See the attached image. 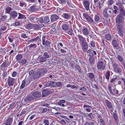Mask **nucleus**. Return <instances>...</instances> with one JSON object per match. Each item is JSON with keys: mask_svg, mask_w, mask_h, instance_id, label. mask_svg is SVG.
I'll use <instances>...</instances> for the list:
<instances>
[{"mask_svg": "<svg viewBox=\"0 0 125 125\" xmlns=\"http://www.w3.org/2000/svg\"><path fill=\"white\" fill-rule=\"evenodd\" d=\"M119 15H120L121 16H125V10L123 9H121L119 10Z\"/></svg>", "mask_w": 125, "mask_h": 125, "instance_id": "25", "label": "nucleus"}, {"mask_svg": "<svg viewBox=\"0 0 125 125\" xmlns=\"http://www.w3.org/2000/svg\"><path fill=\"white\" fill-rule=\"evenodd\" d=\"M19 16L18 17V19H22L24 18L25 17V16L24 15L21 14L20 13H19Z\"/></svg>", "mask_w": 125, "mask_h": 125, "instance_id": "39", "label": "nucleus"}, {"mask_svg": "<svg viewBox=\"0 0 125 125\" xmlns=\"http://www.w3.org/2000/svg\"><path fill=\"white\" fill-rule=\"evenodd\" d=\"M43 56L46 60L47 59L51 57V55L49 54V53L47 52H44L43 55Z\"/></svg>", "mask_w": 125, "mask_h": 125, "instance_id": "22", "label": "nucleus"}, {"mask_svg": "<svg viewBox=\"0 0 125 125\" xmlns=\"http://www.w3.org/2000/svg\"><path fill=\"white\" fill-rule=\"evenodd\" d=\"M41 72L40 71H37L34 74L33 78L34 79H36L39 78L41 76Z\"/></svg>", "mask_w": 125, "mask_h": 125, "instance_id": "8", "label": "nucleus"}, {"mask_svg": "<svg viewBox=\"0 0 125 125\" xmlns=\"http://www.w3.org/2000/svg\"><path fill=\"white\" fill-rule=\"evenodd\" d=\"M117 58L119 60L120 62H122L123 61V59L122 57L120 55H118L117 56Z\"/></svg>", "mask_w": 125, "mask_h": 125, "instance_id": "45", "label": "nucleus"}, {"mask_svg": "<svg viewBox=\"0 0 125 125\" xmlns=\"http://www.w3.org/2000/svg\"><path fill=\"white\" fill-rule=\"evenodd\" d=\"M26 62L27 61L26 59H23L21 61H19L18 62L20 64H21L24 65L26 64Z\"/></svg>", "mask_w": 125, "mask_h": 125, "instance_id": "29", "label": "nucleus"}, {"mask_svg": "<svg viewBox=\"0 0 125 125\" xmlns=\"http://www.w3.org/2000/svg\"><path fill=\"white\" fill-rule=\"evenodd\" d=\"M37 46L36 45V44H31L30 45L28 46V47H29V48L33 47H34V48H36Z\"/></svg>", "mask_w": 125, "mask_h": 125, "instance_id": "53", "label": "nucleus"}, {"mask_svg": "<svg viewBox=\"0 0 125 125\" xmlns=\"http://www.w3.org/2000/svg\"><path fill=\"white\" fill-rule=\"evenodd\" d=\"M94 20L96 21H98L99 19V17L97 15H95L94 16Z\"/></svg>", "mask_w": 125, "mask_h": 125, "instance_id": "48", "label": "nucleus"}, {"mask_svg": "<svg viewBox=\"0 0 125 125\" xmlns=\"http://www.w3.org/2000/svg\"><path fill=\"white\" fill-rule=\"evenodd\" d=\"M59 18V16L57 15H52L51 17V21L52 22L55 21L58 19Z\"/></svg>", "mask_w": 125, "mask_h": 125, "instance_id": "6", "label": "nucleus"}, {"mask_svg": "<svg viewBox=\"0 0 125 125\" xmlns=\"http://www.w3.org/2000/svg\"><path fill=\"white\" fill-rule=\"evenodd\" d=\"M117 77H116L114 76L113 77V78L111 79L110 80V82L111 83H112L115 80V79H117Z\"/></svg>", "mask_w": 125, "mask_h": 125, "instance_id": "63", "label": "nucleus"}, {"mask_svg": "<svg viewBox=\"0 0 125 125\" xmlns=\"http://www.w3.org/2000/svg\"><path fill=\"white\" fill-rule=\"evenodd\" d=\"M29 19L32 22H36L38 20V18L36 17L30 16Z\"/></svg>", "mask_w": 125, "mask_h": 125, "instance_id": "14", "label": "nucleus"}, {"mask_svg": "<svg viewBox=\"0 0 125 125\" xmlns=\"http://www.w3.org/2000/svg\"><path fill=\"white\" fill-rule=\"evenodd\" d=\"M117 28L119 31H124V28L121 25H119Z\"/></svg>", "mask_w": 125, "mask_h": 125, "instance_id": "34", "label": "nucleus"}, {"mask_svg": "<svg viewBox=\"0 0 125 125\" xmlns=\"http://www.w3.org/2000/svg\"><path fill=\"white\" fill-rule=\"evenodd\" d=\"M115 72L119 73H121L122 69L121 68H117L115 70Z\"/></svg>", "mask_w": 125, "mask_h": 125, "instance_id": "36", "label": "nucleus"}, {"mask_svg": "<svg viewBox=\"0 0 125 125\" xmlns=\"http://www.w3.org/2000/svg\"><path fill=\"white\" fill-rule=\"evenodd\" d=\"M62 16L64 19H68L70 17L69 14L66 13H63Z\"/></svg>", "mask_w": 125, "mask_h": 125, "instance_id": "24", "label": "nucleus"}, {"mask_svg": "<svg viewBox=\"0 0 125 125\" xmlns=\"http://www.w3.org/2000/svg\"><path fill=\"white\" fill-rule=\"evenodd\" d=\"M50 93V91H48L47 89H45L43 90L42 91V97H44L46 96L49 95Z\"/></svg>", "mask_w": 125, "mask_h": 125, "instance_id": "10", "label": "nucleus"}, {"mask_svg": "<svg viewBox=\"0 0 125 125\" xmlns=\"http://www.w3.org/2000/svg\"><path fill=\"white\" fill-rule=\"evenodd\" d=\"M83 19H85L91 23H94L93 20L87 14L84 13L83 14Z\"/></svg>", "mask_w": 125, "mask_h": 125, "instance_id": "3", "label": "nucleus"}, {"mask_svg": "<svg viewBox=\"0 0 125 125\" xmlns=\"http://www.w3.org/2000/svg\"><path fill=\"white\" fill-rule=\"evenodd\" d=\"M21 37L24 38H26L28 37V36H26V34L24 33H22L21 35Z\"/></svg>", "mask_w": 125, "mask_h": 125, "instance_id": "58", "label": "nucleus"}, {"mask_svg": "<svg viewBox=\"0 0 125 125\" xmlns=\"http://www.w3.org/2000/svg\"><path fill=\"white\" fill-rule=\"evenodd\" d=\"M46 60H47L43 56L40 57V58L39 61L40 63L45 62Z\"/></svg>", "mask_w": 125, "mask_h": 125, "instance_id": "27", "label": "nucleus"}, {"mask_svg": "<svg viewBox=\"0 0 125 125\" xmlns=\"http://www.w3.org/2000/svg\"><path fill=\"white\" fill-rule=\"evenodd\" d=\"M13 120V119L12 117L9 118L6 120L5 123V125H10L12 122Z\"/></svg>", "mask_w": 125, "mask_h": 125, "instance_id": "15", "label": "nucleus"}, {"mask_svg": "<svg viewBox=\"0 0 125 125\" xmlns=\"http://www.w3.org/2000/svg\"><path fill=\"white\" fill-rule=\"evenodd\" d=\"M6 27L4 26H2L1 27V29L2 31H4L6 30Z\"/></svg>", "mask_w": 125, "mask_h": 125, "instance_id": "57", "label": "nucleus"}, {"mask_svg": "<svg viewBox=\"0 0 125 125\" xmlns=\"http://www.w3.org/2000/svg\"><path fill=\"white\" fill-rule=\"evenodd\" d=\"M78 37L80 44L86 42L85 38H83L81 35H78Z\"/></svg>", "mask_w": 125, "mask_h": 125, "instance_id": "12", "label": "nucleus"}, {"mask_svg": "<svg viewBox=\"0 0 125 125\" xmlns=\"http://www.w3.org/2000/svg\"><path fill=\"white\" fill-rule=\"evenodd\" d=\"M45 35H43L42 38V44L43 45L46 46H48L49 45H50L52 43L51 42L47 40L45 41Z\"/></svg>", "mask_w": 125, "mask_h": 125, "instance_id": "4", "label": "nucleus"}, {"mask_svg": "<svg viewBox=\"0 0 125 125\" xmlns=\"http://www.w3.org/2000/svg\"><path fill=\"white\" fill-rule=\"evenodd\" d=\"M112 46L115 47H117L118 46V44L115 40H113L112 41Z\"/></svg>", "mask_w": 125, "mask_h": 125, "instance_id": "23", "label": "nucleus"}, {"mask_svg": "<svg viewBox=\"0 0 125 125\" xmlns=\"http://www.w3.org/2000/svg\"><path fill=\"white\" fill-rule=\"evenodd\" d=\"M25 80H24L22 81L20 87V89H23L25 85Z\"/></svg>", "mask_w": 125, "mask_h": 125, "instance_id": "30", "label": "nucleus"}, {"mask_svg": "<svg viewBox=\"0 0 125 125\" xmlns=\"http://www.w3.org/2000/svg\"><path fill=\"white\" fill-rule=\"evenodd\" d=\"M22 56L21 54H19L17 55L16 57L17 60H21L22 58Z\"/></svg>", "mask_w": 125, "mask_h": 125, "instance_id": "35", "label": "nucleus"}, {"mask_svg": "<svg viewBox=\"0 0 125 125\" xmlns=\"http://www.w3.org/2000/svg\"><path fill=\"white\" fill-rule=\"evenodd\" d=\"M103 14L104 16L106 18H108L109 16V15L108 14L105 9L103 10Z\"/></svg>", "mask_w": 125, "mask_h": 125, "instance_id": "26", "label": "nucleus"}, {"mask_svg": "<svg viewBox=\"0 0 125 125\" xmlns=\"http://www.w3.org/2000/svg\"><path fill=\"white\" fill-rule=\"evenodd\" d=\"M10 18L14 19L17 17L18 13L16 11H13L10 13Z\"/></svg>", "mask_w": 125, "mask_h": 125, "instance_id": "7", "label": "nucleus"}, {"mask_svg": "<svg viewBox=\"0 0 125 125\" xmlns=\"http://www.w3.org/2000/svg\"><path fill=\"white\" fill-rule=\"evenodd\" d=\"M66 102V101L62 100H60L59 101L57 102V104L58 105L63 107L64 106V105L63 103H65Z\"/></svg>", "mask_w": 125, "mask_h": 125, "instance_id": "19", "label": "nucleus"}, {"mask_svg": "<svg viewBox=\"0 0 125 125\" xmlns=\"http://www.w3.org/2000/svg\"><path fill=\"white\" fill-rule=\"evenodd\" d=\"M113 91L114 92V95L115 94H118V91L116 89H114L113 90Z\"/></svg>", "mask_w": 125, "mask_h": 125, "instance_id": "60", "label": "nucleus"}, {"mask_svg": "<svg viewBox=\"0 0 125 125\" xmlns=\"http://www.w3.org/2000/svg\"><path fill=\"white\" fill-rule=\"evenodd\" d=\"M59 2L62 4L65 3V0H58Z\"/></svg>", "mask_w": 125, "mask_h": 125, "instance_id": "61", "label": "nucleus"}, {"mask_svg": "<svg viewBox=\"0 0 125 125\" xmlns=\"http://www.w3.org/2000/svg\"><path fill=\"white\" fill-rule=\"evenodd\" d=\"M75 68L77 69L78 72L81 73V69L80 67L78 65H76L75 66Z\"/></svg>", "mask_w": 125, "mask_h": 125, "instance_id": "41", "label": "nucleus"}, {"mask_svg": "<svg viewBox=\"0 0 125 125\" xmlns=\"http://www.w3.org/2000/svg\"><path fill=\"white\" fill-rule=\"evenodd\" d=\"M38 20L39 22L41 23H42L44 22V20L42 17H41L38 19Z\"/></svg>", "mask_w": 125, "mask_h": 125, "instance_id": "51", "label": "nucleus"}, {"mask_svg": "<svg viewBox=\"0 0 125 125\" xmlns=\"http://www.w3.org/2000/svg\"><path fill=\"white\" fill-rule=\"evenodd\" d=\"M56 83L53 82L51 81L50 83V86L51 87H55Z\"/></svg>", "mask_w": 125, "mask_h": 125, "instance_id": "43", "label": "nucleus"}, {"mask_svg": "<svg viewBox=\"0 0 125 125\" xmlns=\"http://www.w3.org/2000/svg\"><path fill=\"white\" fill-rule=\"evenodd\" d=\"M83 4L86 10H88L89 9V2L86 0L84 2Z\"/></svg>", "mask_w": 125, "mask_h": 125, "instance_id": "16", "label": "nucleus"}, {"mask_svg": "<svg viewBox=\"0 0 125 125\" xmlns=\"http://www.w3.org/2000/svg\"><path fill=\"white\" fill-rule=\"evenodd\" d=\"M114 3L113 0H109L108 1V4L109 5L112 4Z\"/></svg>", "mask_w": 125, "mask_h": 125, "instance_id": "62", "label": "nucleus"}, {"mask_svg": "<svg viewBox=\"0 0 125 125\" xmlns=\"http://www.w3.org/2000/svg\"><path fill=\"white\" fill-rule=\"evenodd\" d=\"M43 123H44V125H49V122L48 120H45L44 121Z\"/></svg>", "mask_w": 125, "mask_h": 125, "instance_id": "49", "label": "nucleus"}, {"mask_svg": "<svg viewBox=\"0 0 125 125\" xmlns=\"http://www.w3.org/2000/svg\"><path fill=\"white\" fill-rule=\"evenodd\" d=\"M90 45L92 47H94L95 46V42L94 41L90 42Z\"/></svg>", "mask_w": 125, "mask_h": 125, "instance_id": "52", "label": "nucleus"}, {"mask_svg": "<svg viewBox=\"0 0 125 125\" xmlns=\"http://www.w3.org/2000/svg\"><path fill=\"white\" fill-rule=\"evenodd\" d=\"M12 10V8L10 7H7L5 10L6 12L10 14V11Z\"/></svg>", "mask_w": 125, "mask_h": 125, "instance_id": "33", "label": "nucleus"}, {"mask_svg": "<svg viewBox=\"0 0 125 125\" xmlns=\"http://www.w3.org/2000/svg\"><path fill=\"white\" fill-rule=\"evenodd\" d=\"M110 71H108L107 72L105 75V78L108 80H109L110 76Z\"/></svg>", "mask_w": 125, "mask_h": 125, "instance_id": "32", "label": "nucleus"}, {"mask_svg": "<svg viewBox=\"0 0 125 125\" xmlns=\"http://www.w3.org/2000/svg\"><path fill=\"white\" fill-rule=\"evenodd\" d=\"M50 21V19L47 16L45 17L44 20V22L45 24L48 23Z\"/></svg>", "mask_w": 125, "mask_h": 125, "instance_id": "31", "label": "nucleus"}, {"mask_svg": "<svg viewBox=\"0 0 125 125\" xmlns=\"http://www.w3.org/2000/svg\"><path fill=\"white\" fill-rule=\"evenodd\" d=\"M118 64L117 63H114L113 65V67L114 69V70L116 69L117 68L118 66Z\"/></svg>", "mask_w": 125, "mask_h": 125, "instance_id": "46", "label": "nucleus"}, {"mask_svg": "<svg viewBox=\"0 0 125 125\" xmlns=\"http://www.w3.org/2000/svg\"><path fill=\"white\" fill-rule=\"evenodd\" d=\"M105 101L107 107L109 108H112L113 107L112 103L107 100H105Z\"/></svg>", "mask_w": 125, "mask_h": 125, "instance_id": "17", "label": "nucleus"}, {"mask_svg": "<svg viewBox=\"0 0 125 125\" xmlns=\"http://www.w3.org/2000/svg\"><path fill=\"white\" fill-rule=\"evenodd\" d=\"M55 84V87L57 86V87H60L62 86L63 85L62 83L61 82L56 83Z\"/></svg>", "mask_w": 125, "mask_h": 125, "instance_id": "42", "label": "nucleus"}, {"mask_svg": "<svg viewBox=\"0 0 125 125\" xmlns=\"http://www.w3.org/2000/svg\"><path fill=\"white\" fill-rule=\"evenodd\" d=\"M34 73V71L33 70H31L29 72V74L30 75H32Z\"/></svg>", "mask_w": 125, "mask_h": 125, "instance_id": "64", "label": "nucleus"}, {"mask_svg": "<svg viewBox=\"0 0 125 125\" xmlns=\"http://www.w3.org/2000/svg\"><path fill=\"white\" fill-rule=\"evenodd\" d=\"M105 37L106 39L108 40H110L112 38L111 35L110 34H107L105 35Z\"/></svg>", "mask_w": 125, "mask_h": 125, "instance_id": "37", "label": "nucleus"}, {"mask_svg": "<svg viewBox=\"0 0 125 125\" xmlns=\"http://www.w3.org/2000/svg\"><path fill=\"white\" fill-rule=\"evenodd\" d=\"M17 75V73L15 71L13 72L11 74V76L12 77H14L16 76Z\"/></svg>", "mask_w": 125, "mask_h": 125, "instance_id": "56", "label": "nucleus"}, {"mask_svg": "<svg viewBox=\"0 0 125 125\" xmlns=\"http://www.w3.org/2000/svg\"><path fill=\"white\" fill-rule=\"evenodd\" d=\"M62 28L64 31H67L69 29L68 24L65 23L63 24L62 25Z\"/></svg>", "mask_w": 125, "mask_h": 125, "instance_id": "18", "label": "nucleus"}, {"mask_svg": "<svg viewBox=\"0 0 125 125\" xmlns=\"http://www.w3.org/2000/svg\"><path fill=\"white\" fill-rule=\"evenodd\" d=\"M80 45L83 51L84 52H85L88 50V45L87 42H86Z\"/></svg>", "mask_w": 125, "mask_h": 125, "instance_id": "5", "label": "nucleus"}, {"mask_svg": "<svg viewBox=\"0 0 125 125\" xmlns=\"http://www.w3.org/2000/svg\"><path fill=\"white\" fill-rule=\"evenodd\" d=\"M97 7L99 9H101L102 6V3L100 1L98 2L97 4Z\"/></svg>", "mask_w": 125, "mask_h": 125, "instance_id": "47", "label": "nucleus"}, {"mask_svg": "<svg viewBox=\"0 0 125 125\" xmlns=\"http://www.w3.org/2000/svg\"><path fill=\"white\" fill-rule=\"evenodd\" d=\"M34 99V97L32 95H28L25 97L24 100L25 103H28L33 101Z\"/></svg>", "mask_w": 125, "mask_h": 125, "instance_id": "2", "label": "nucleus"}, {"mask_svg": "<svg viewBox=\"0 0 125 125\" xmlns=\"http://www.w3.org/2000/svg\"><path fill=\"white\" fill-rule=\"evenodd\" d=\"M14 103H12L10 105L8 109H10L13 108V106H14Z\"/></svg>", "mask_w": 125, "mask_h": 125, "instance_id": "59", "label": "nucleus"}, {"mask_svg": "<svg viewBox=\"0 0 125 125\" xmlns=\"http://www.w3.org/2000/svg\"><path fill=\"white\" fill-rule=\"evenodd\" d=\"M32 96L34 97V99L40 97L41 96V94L40 92L35 91L32 93Z\"/></svg>", "mask_w": 125, "mask_h": 125, "instance_id": "13", "label": "nucleus"}, {"mask_svg": "<svg viewBox=\"0 0 125 125\" xmlns=\"http://www.w3.org/2000/svg\"><path fill=\"white\" fill-rule=\"evenodd\" d=\"M97 66L99 69L103 70H104L105 68V65H103V62H98Z\"/></svg>", "mask_w": 125, "mask_h": 125, "instance_id": "11", "label": "nucleus"}, {"mask_svg": "<svg viewBox=\"0 0 125 125\" xmlns=\"http://www.w3.org/2000/svg\"><path fill=\"white\" fill-rule=\"evenodd\" d=\"M30 10L31 12H33L38 11V9L36 5H33L30 7Z\"/></svg>", "mask_w": 125, "mask_h": 125, "instance_id": "20", "label": "nucleus"}, {"mask_svg": "<svg viewBox=\"0 0 125 125\" xmlns=\"http://www.w3.org/2000/svg\"><path fill=\"white\" fill-rule=\"evenodd\" d=\"M9 62L8 61H6L5 60L4 62L1 64V67H8Z\"/></svg>", "mask_w": 125, "mask_h": 125, "instance_id": "21", "label": "nucleus"}, {"mask_svg": "<svg viewBox=\"0 0 125 125\" xmlns=\"http://www.w3.org/2000/svg\"><path fill=\"white\" fill-rule=\"evenodd\" d=\"M113 115L115 120L116 121V123H117L118 122L117 121L118 119L117 114L115 113H114Z\"/></svg>", "mask_w": 125, "mask_h": 125, "instance_id": "38", "label": "nucleus"}, {"mask_svg": "<svg viewBox=\"0 0 125 125\" xmlns=\"http://www.w3.org/2000/svg\"><path fill=\"white\" fill-rule=\"evenodd\" d=\"M89 77L91 79H93L94 77V74L92 73H87Z\"/></svg>", "mask_w": 125, "mask_h": 125, "instance_id": "40", "label": "nucleus"}, {"mask_svg": "<svg viewBox=\"0 0 125 125\" xmlns=\"http://www.w3.org/2000/svg\"><path fill=\"white\" fill-rule=\"evenodd\" d=\"M15 79L12 78L10 76L7 78V82L9 86H12L14 84Z\"/></svg>", "mask_w": 125, "mask_h": 125, "instance_id": "1", "label": "nucleus"}, {"mask_svg": "<svg viewBox=\"0 0 125 125\" xmlns=\"http://www.w3.org/2000/svg\"><path fill=\"white\" fill-rule=\"evenodd\" d=\"M123 17L120 15H118L116 17V22L118 23H121L123 19Z\"/></svg>", "mask_w": 125, "mask_h": 125, "instance_id": "9", "label": "nucleus"}, {"mask_svg": "<svg viewBox=\"0 0 125 125\" xmlns=\"http://www.w3.org/2000/svg\"><path fill=\"white\" fill-rule=\"evenodd\" d=\"M89 60L91 64H94V57H90L89 58Z\"/></svg>", "mask_w": 125, "mask_h": 125, "instance_id": "28", "label": "nucleus"}, {"mask_svg": "<svg viewBox=\"0 0 125 125\" xmlns=\"http://www.w3.org/2000/svg\"><path fill=\"white\" fill-rule=\"evenodd\" d=\"M79 90L80 91H82L83 92H86L87 93V89L86 88L84 87H81L80 89H79Z\"/></svg>", "mask_w": 125, "mask_h": 125, "instance_id": "44", "label": "nucleus"}, {"mask_svg": "<svg viewBox=\"0 0 125 125\" xmlns=\"http://www.w3.org/2000/svg\"><path fill=\"white\" fill-rule=\"evenodd\" d=\"M67 4L70 7L73 8L74 5L71 3L70 2L67 1Z\"/></svg>", "mask_w": 125, "mask_h": 125, "instance_id": "55", "label": "nucleus"}, {"mask_svg": "<svg viewBox=\"0 0 125 125\" xmlns=\"http://www.w3.org/2000/svg\"><path fill=\"white\" fill-rule=\"evenodd\" d=\"M27 28L28 29H30L32 28V26L31 24H29L26 26Z\"/></svg>", "mask_w": 125, "mask_h": 125, "instance_id": "54", "label": "nucleus"}, {"mask_svg": "<svg viewBox=\"0 0 125 125\" xmlns=\"http://www.w3.org/2000/svg\"><path fill=\"white\" fill-rule=\"evenodd\" d=\"M118 6H119V10L123 9V6L121 3H119V4Z\"/></svg>", "mask_w": 125, "mask_h": 125, "instance_id": "50", "label": "nucleus"}]
</instances>
